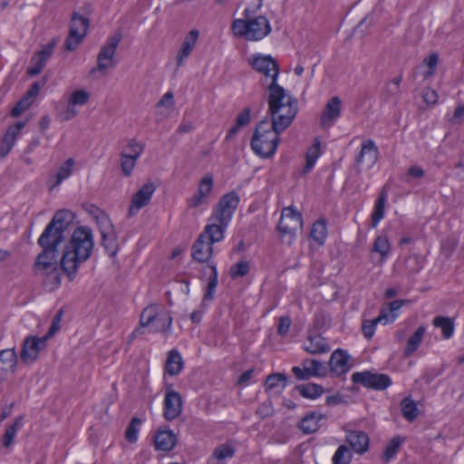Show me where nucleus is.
<instances>
[{
	"label": "nucleus",
	"mask_w": 464,
	"mask_h": 464,
	"mask_svg": "<svg viewBox=\"0 0 464 464\" xmlns=\"http://www.w3.org/2000/svg\"><path fill=\"white\" fill-rule=\"evenodd\" d=\"M291 372L298 381H305L311 377L324 376L327 367L318 360L307 358L302 362V367L294 366Z\"/></svg>",
	"instance_id": "4468645a"
},
{
	"label": "nucleus",
	"mask_w": 464,
	"mask_h": 464,
	"mask_svg": "<svg viewBox=\"0 0 464 464\" xmlns=\"http://www.w3.org/2000/svg\"><path fill=\"white\" fill-rule=\"evenodd\" d=\"M327 236V227L326 222L324 219H318L313 224L310 237L318 243V245L322 246L324 243V240Z\"/></svg>",
	"instance_id": "58836bf2"
},
{
	"label": "nucleus",
	"mask_w": 464,
	"mask_h": 464,
	"mask_svg": "<svg viewBox=\"0 0 464 464\" xmlns=\"http://www.w3.org/2000/svg\"><path fill=\"white\" fill-rule=\"evenodd\" d=\"M302 227L303 218L301 213L290 207L282 210L281 218L276 227L282 241L291 245L295 237L296 230L302 228Z\"/></svg>",
	"instance_id": "0eeeda50"
},
{
	"label": "nucleus",
	"mask_w": 464,
	"mask_h": 464,
	"mask_svg": "<svg viewBox=\"0 0 464 464\" xmlns=\"http://www.w3.org/2000/svg\"><path fill=\"white\" fill-rule=\"evenodd\" d=\"M89 100V93L84 90L74 91L69 100L72 105H84Z\"/></svg>",
	"instance_id": "680f3d73"
},
{
	"label": "nucleus",
	"mask_w": 464,
	"mask_h": 464,
	"mask_svg": "<svg viewBox=\"0 0 464 464\" xmlns=\"http://www.w3.org/2000/svg\"><path fill=\"white\" fill-rule=\"evenodd\" d=\"M243 14V19H235L231 25L236 36L247 41H259L270 34L271 26L266 16L252 17L249 9H246Z\"/></svg>",
	"instance_id": "39448f33"
},
{
	"label": "nucleus",
	"mask_w": 464,
	"mask_h": 464,
	"mask_svg": "<svg viewBox=\"0 0 464 464\" xmlns=\"http://www.w3.org/2000/svg\"><path fill=\"white\" fill-rule=\"evenodd\" d=\"M303 347L311 354L325 353L330 351L328 342L320 334H309Z\"/></svg>",
	"instance_id": "393cba45"
},
{
	"label": "nucleus",
	"mask_w": 464,
	"mask_h": 464,
	"mask_svg": "<svg viewBox=\"0 0 464 464\" xmlns=\"http://www.w3.org/2000/svg\"><path fill=\"white\" fill-rule=\"evenodd\" d=\"M102 245L110 256H114L118 250L115 231L102 234Z\"/></svg>",
	"instance_id": "49530a36"
},
{
	"label": "nucleus",
	"mask_w": 464,
	"mask_h": 464,
	"mask_svg": "<svg viewBox=\"0 0 464 464\" xmlns=\"http://www.w3.org/2000/svg\"><path fill=\"white\" fill-rule=\"evenodd\" d=\"M163 415L167 420L177 419L182 411V398L176 391H167L163 402Z\"/></svg>",
	"instance_id": "f3484780"
},
{
	"label": "nucleus",
	"mask_w": 464,
	"mask_h": 464,
	"mask_svg": "<svg viewBox=\"0 0 464 464\" xmlns=\"http://www.w3.org/2000/svg\"><path fill=\"white\" fill-rule=\"evenodd\" d=\"M391 250V246L388 240V237L384 235L378 236L372 246V252H377L382 256V259L384 260L387 258Z\"/></svg>",
	"instance_id": "a18cd8bd"
},
{
	"label": "nucleus",
	"mask_w": 464,
	"mask_h": 464,
	"mask_svg": "<svg viewBox=\"0 0 464 464\" xmlns=\"http://www.w3.org/2000/svg\"><path fill=\"white\" fill-rule=\"evenodd\" d=\"M16 137V134L7 129L0 146V156L2 158H5L11 151L15 143Z\"/></svg>",
	"instance_id": "603ef678"
},
{
	"label": "nucleus",
	"mask_w": 464,
	"mask_h": 464,
	"mask_svg": "<svg viewBox=\"0 0 464 464\" xmlns=\"http://www.w3.org/2000/svg\"><path fill=\"white\" fill-rule=\"evenodd\" d=\"M426 328L422 325L419 326L414 334L409 338L406 347L404 349V355L411 356L420 346Z\"/></svg>",
	"instance_id": "f704fd0d"
},
{
	"label": "nucleus",
	"mask_w": 464,
	"mask_h": 464,
	"mask_svg": "<svg viewBox=\"0 0 464 464\" xmlns=\"http://www.w3.org/2000/svg\"><path fill=\"white\" fill-rule=\"evenodd\" d=\"M287 118L281 117L277 122L270 123L266 117L255 128L250 146L256 155L262 159L272 158L280 141V133L285 130Z\"/></svg>",
	"instance_id": "f03ea898"
},
{
	"label": "nucleus",
	"mask_w": 464,
	"mask_h": 464,
	"mask_svg": "<svg viewBox=\"0 0 464 464\" xmlns=\"http://www.w3.org/2000/svg\"><path fill=\"white\" fill-rule=\"evenodd\" d=\"M0 362L4 366H7L11 369V373H14L18 363L15 349L12 348L2 350L0 352Z\"/></svg>",
	"instance_id": "79ce46f5"
},
{
	"label": "nucleus",
	"mask_w": 464,
	"mask_h": 464,
	"mask_svg": "<svg viewBox=\"0 0 464 464\" xmlns=\"http://www.w3.org/2000/svg\"><path fill=\"white\" fill-rule=\"evenodd\" d=\"M268 97V113L271 116L270 123L277 122L281 117L286 119L285 130L291 125L295 118L298 106L297 100L279 84L267 86Z\"/></svg>",
	"instance_id": "7ed1b4c3"
},
{
	"label": "nucleus",
	"mask_w": 464,
	"mask_h": 464,
	"mask_svg": "<svg viewBox=\"0 0 464 464\" xmlns=\"http://www.w3.org/2000/svg\"><path fill=\"white\" fill-rule=\"evenodd\" d=\"M156 187L152 182H147L132 196L131 203L129 208L128 216L133 217L144 207H146L152 198Z\"/></svg>",
	"instance_id": "2eb2a0df"
},
{
	"label": "nucleus",
	"mask_w": 464,
	"mask_h": 464,
	"mask_svg": "<svg viewBox=\"0 0 464 464\" xmlns=\"http://www.w3.org/2000/svg\"><path fill=\"white\" fill-rule=\"evenodd\" d=\"M74 219L72 211L62 209L57 211L52 220L47 224L37 240L41 248H49L58 251V247L64 241V232L69 228Z\"/></svg>",
	"instance_id": "20e7f679"
},
{
	"label": "nucleus",
	"mask_w": 464,
	"mask_h": 464,
	"mask_svg": "<svg viewBox=\"0 0 464 464\" xmlns=\"http://www.w3.org/2000/svg\"><path fill=\"white\" fill-rule=\"evenodd\" d=\"M93 248L92 230L86 226L75 228L61 259V268L71 281L75 277L80 264L91 257Z\"/></svg>",
	"instance_id": "f257e3e1"
},
{
	"label": "nucleus",
	"mask_w": 464,
	"mask_h": 464,
	"mask_svg": "<svg viewBox=\"0 0 464 464\" xmlns=\"http://www.w3.org/2000/svg\"><path fill=\"white\" fill-rule=\"evenodd\" d=\"M250 265L246 259H242L239 262L231 266L229 269V276L232 279L243 277L249 273Z\"/></svg>",
	"instance_id": "3c124183"
},
{
	"label": "nucleus",
	"mask_w": 464,
	"mask_h": 464,
	"mask_svg": "<svg viewBox=\"0 0 464 464\" xmlns=\"http://www.w3.org/2000/svg\"><path fill=\"white\" fill-rule=\"evenodd\" d=\"M158 313L157 306L150 305L146 307L140 314V325L141 328L150 327L155 323L156 315Z\"/></svg>",
	"instance_id": "8fccbe9b"
},
{
	"label": "nucleus",
	"mask_w": 464,
	"mask_h": 464,
	"mask_svg": "<svg viewBox=\"0 0 464 464\" xmlns=\"http://www.w3.org/2000/svg\"><path fill=\"white\" fill-rule=\"evenodd\" d=\"M387 192L385 188H383L375 200L373 210L371 216V223L372 227H376L380 221L384 218L385 204L387 202Z\"/></svg>",
	"instance_id": "c756f323"
},
{
	"label": "nucleus",
	"mask_w": 464,
	"mask_h": 464,
	"mask_svg": "<svg viewBox=\"0 0 464 464\" xmlns=\"http://www.w3.org/2000/svg\"><path fill=\"white\" fill-rule=\"evenodd\" d=\"M208 267L211 269V274L208 277V285L203 295L202 304L208 301H212L214 298V293L218 285V273L216 264H209Z\"/></svg>",
	"instance_id": "72a5a7b5"
},
{
	"label": "nucleus",
	"mask_w": 464,
	"mask_h": 464,
	"mask_svg": "<svg viewBox=\"0 0 464 464\" xmlns=\"http://www.w3.org/2000/svg\"><path fill=\"white\" fill-rule=\"evenodd\" d=\"M24 416H18L15 418L14 423L6 428L3 435V446L9 448L16 436L17 431L23 427Z\"/></svg>",
	"instance_id": "c9c22d12"
},
{
	"label": "nucleus",
	"mask_w": 464,
	"mask_h": 464,
	"mask_svg": "<svg viewBox=\"0 0 464 464\" xmlns=\"http://www.w3.org/2000/svg\"><path fill=\"white\" fill-rule=\"evenodd\" d=\"M172 316L170 313L165 309L158 311L155 323L150 326V332L153 333H169L172 325Z\"/></svg>",
	"instance_id": "c85d7f7f"
},
{
	"label": "nucleus",
	"mask_w": 464,
	"mask_h": 464,
	"mask_svg": "<svg viewBox=\"0 0 464 464\" xmlns=\"http://www.w3.org/2000/svg\"><path fill=\"white\" fill-rule=\"evenodd\" d=\"M57 39L53 38L49 43L43 45L41 50L38 51L34 55L37 57V59L44 62L45 64L47 63L48 60L53 55L54 47L57 44Z\"/></svg>",
	"instance_id": "5fc2aeb1"
},
{
	"label": "nucleus",
	"mask_w": 464,
	"mask_h": 464,
	"mask_svg": "<svg viewBox=\"0 0 464 464\" xmlns=\"http://www.w3.org/2000/svg\"><path fill=\"white\" fill-rule=\"evenodd\" d=\"M349 359L350 356L345 350L336 349L329 360L331 372L335 376L345 374L351 368Z\"/></svg>",
	"instance_id": "6ab92c4d"
},
{
	"label": "nucleus",
	"mask_w": 464,
	"mask_h": 464,
	"mask_svg": "<svg viewBox=\"0 0 464 464\" xmlns=\"http://www.w3.org/2000/svg\"><path fill=\"white\" fill-rule=\"evenodd\" d=\"M122 39L121 30H118L112 36L108 37L107 42L103 44L97 56V69L104 72L109 67L114 65V56L117 47Z\"/></svg>",
	"instance_id": "9b49d317"
},
{
	"label": "nucleus",
	"mask_w": 464,
	"mask_h": 464,
	"mask_svg": "<svg viewBox=\"0 0 464 464\" xmlns=\"http://www.w3.org/2000/svg\"><path fill=\"white\" fill-rule=\"evenodd\" d=\"M401 81L402 75L400 74L387 82L384 90L382 92V97L385 102H397L400 94V84Z\"/></svg>",
	"instance_id": "2f4dec72"
},
{
	"label": "nucleus",
	"mask_w": 464,
	"mask_h": 464,
	"mask_svg": "<svg viewBox=\"0 0 464 464\" xmlns=\"http://www.w3.org/2000/svg\"><path fill=\"white\" fill-rule=\"evenodd\" d=\"M43 275L46 276L44 284L49 290L53 291L61 285V272L58 265L55 266L53 269H49L47 273H44Z\"/></svg>",
	"instance_id": "09e8293b"
},
{
	"label": "nucleus",
	"mask_w": 464,
	"mask_h": 464,
	"mask_svg": "<svg viewBox=\"0 0 464 464\" xmlns=\"http://www.w3.org/2000/svg\"><path fill=\"white\" fill-rule=\"evenodd\" d=\"M154 442L158 450L169 451L175 447L177 438L172 430H159Z\"/></svg>",
	"instance_id": "cd10ccee"
},
{
	"label": "nucleus",
	"mask_w": 464,
	"mask_h": 464,
	"mask_svg": "<svg viewBox=\"0 0 464 464\" xmlns=\"http://www.w3.org/2000/svg\"><path fill=\"white\" fill-rule=\"evenodd\" d=\"M353 383H360L368 389L383 391L392 384V379L385 373H372L369 371L356 372L351 377Z\"/></svg>",
	"instance_id": "9d476101"
},
{
	"label": "nucleus",
	"mask_w": 464,
	"mask_h": 464,
	"mask_svg": "<svg viewBox=\"0 0 464 464\" xmlns=\"http://www.w3.org/2000/svg\"><path fill=\"white\" fill-rule=\"evenodd\" d=\"M326 417L320 411H311L304 415L298 423V428L305 434H311L317 431Z\"/></svg>",
	"instance_id": "5701e85b"
},
{
	"label": "nucleus",
	"mask_w": 464,
	"mask_h": 464,
	"mask_svg": "<svg viewBox=\"0 0 464 464\" xmlns=\"http://www.w3.org/2000/svg\"><path fill=\"white\" fill-rule=\"evenodd\" d=\"M62 317H63V311L59 310L56 313V314L53 316L48 332L46 333L45 335H44V337H46L47 340H49L50 338L54 336L55 334L60 330Z\"/></svg>",
	"instance_id": "e2e57ef3"
},
{
	"label": "nucleus",
	"mask_w": 464,
	"mask_h": 464,
	"mask_svg": "<svg viewBox=\"0 0 464 464\" xmlns=\"http://www.w3.org/2000/svg\"><path fill=\"white\" fill-rule=\"evenodd\" d=\"M120 156L121 169L125 177H130L139 159L127 154V151H121Z\"/></svg>",
	"instance_id": "de8ad7c7"
},
{
	"label": "nucleus",
	"mask_w": 464,
	"mask_h": 464,
	"mask_svg": "<svg viewBox=\"0 0 464 464\" xmlns=\"http://www.w3.org/2000/svg\"><path fill=\"white\" fill-rule=\"evenodd\" d=\"M198 35L199 32L196 29L191 30L186 35L177 55V65L179 67L183 64L184 60H186L191 53L198 39Z\"/></svg>",
	"instance_id": "a878e982"
},
{
	"label": "nucleus",
	"mask_w": 464,
	"mask_h": 464,
	"mask_svg": "<svg viewBox=\"0 0 464 464\" xmlns=\"http://www.w3.org/2000/svg\"><path fill=\"white\" fill-rule=\"evenodd\" d=\"M404 439L401 436H395L389 441L382 453V460L385 463L395 457Z\"/></svg>",
	"instance_id": "ea45409f"
},
{
	"label": "nucleus",
	"mask_w": 464,
	"mask_h": 464,
	"mask_svg": "<svg viewBox=\"0 0 464 464\" xmlns=\"http://www.w3.org/2000/svg\"><path fill=\"white\" fill-rule=\"evenodd\" d=\"M379 154V149L375 142L371 139L366 140L361 145V150L356 157L355 163L357 166L366 165L370 169L378 161Z\"/></svg>",
	"instance_id": "dca6fc26"
},
{
	"label": "nucleus",
	"mask_w": 464,
	"mask_h": 464,
	"mask_svg": "<svg viewBox=\"0 0 464 464\" xmlns=\"http://www.w3.org/2000/svg\"><path fill=\"white\" fill-rule=\"evenodd\" d=\"M251 121V110L249 107H246L237 116L235 122L241 127H245L250 123Z\"/></svg>",
	"instance_id": "774afa93"
},
{
	"label": "nucleus",
	"mask_w": 464,
	"mask_h": 464,
	"mask_svg": "<svg viewBox=\"0 0 464 464\" xmlns=\"http://www.w3.org/2000/svg\"><path fill=\"white\" fill-rule=\"evenodd\" d=\"M342 101L338 96L332 97L326 103L320 123L324 128L330 127L341 115Z\"/></svg>",
	"instance_id": "aec40b11"
},
{
	"label": "nucleus",
	"mask_w": 464,
	"mask_h": 464,
	"mask_svg": "<svg viewBox=\"0 0 464 464\" xmlns=\"http://www.w3.org/2000/svg\"><path fill=\"white\" fill-rule=\"evenodd\" d=\"M90 25V19L77 12H73L70 21L69 35L65 39L64 47L67 51H74L82 42Z\"/></svg>",
	"instance_id": "6e6552de"
},
{
	"label": "nucleus",
	"mask_w": 464,
	"mask_h": 464,
	"mask_svg": "<svg viewBox=\"0 0 464 464\" xmlns=\"http://www.w3.org/2000/svg\"><path fill=\"white\" fill-rule=\"evenodd\" d=\"M235 453H236L235 449L232 446L225 443V444L219 445L218 447H217L214 450L213 458H215L218 460H223L227 458L234 457Z\"/></svg>",
	"instance_id": "6e6d98bb"
},
{
	"label": "nucleus",
	"mask_w": 464,
	"mask_h": 464,
	"mask_svg": "<svg viewBox=\"0 0 464 464\" xmlns=\"http://www.w3.org/2000/svg\"><path fill=\"white\" fill-rule=\"evenodd\" d=\"M435 327L440 328L443 337L449 339L452 336L454 332V324L449 317L437 316L433 320Z\"/></svg>",
	"instance_id": "c03bdc74"
},
{
	"label": "nucleus",
	"mask_w": 464,
	"mask_h": 464,
	"mask_svg": "<svg viewBox=\"0 0 464 464\" xmlns=\"http://www.w3.org/2000/svg\"><path fill=\"white\" fill-rule=\"evenodd\" d=\"M47 341L44 336L29 335L25 337L20 352L21 360L25 363L34 362L38 358L39 353L45 349Z\"/></svg>",
	"instance_id": "ddd939ff"
},
{
	"label": "nucleus",
	"mask_w": 464,
	"mask_h": 464,
	"mask_svg": "<svg viewBox=\"0 0 464 464\" xmlns=\"http://www.w3.org/2000/svg\"><path fill=\"white\" fill-rule=\"evenodd\" d=\"M95 220L98 225L101 235L107 232L114 231V227L109 216L98 208H95Z\"/></svg>",
	"instance_id": "37998d69"
},
{
	"label": "nucleus",
	"mask_w": 464,
	"mask_h": 464,
	"mask_svg": "<svg viewBox=\"0 0 464 464\" xmlns=\"http://www.w3.org/2000/svg\"><path fill=\"white\" fill-rule=\"evenodd\" d=\"M300 395L307 399H316L324 393V389L321 385L315 383L300 384L295 387Z\"/></svg>",
	"instance_id": "e433bc0d"
},
{
	"label": "nucleus",
	"mask_w": 464,
	"mask_h": 464,
	"mask_svg": "<svg viewBox=\"0 0 464 464\" xmlns=\"http://www.w3.org/2000/svg\"><path fill=\"white\" fill-rule=\"evenodd\" d=\"M141 423L140 420L137 417H134L131 419L130 422L129 423L126 432H125V438L129 442H135L138 440V433L139 429L138 426H140Z\"/></svg>",
	"instance_id": "4d7b16f0"
},
{
	"label": "nucleus",
	"mask_w": 464,
	"mask_h": 464,
	"mask_svg": "<svg viewBox=\"0 0 464 464\" xmlns=\"http://www.w3.org/2000/svg\"><path fill=\"white\" fill-rule=\"evenodd\" d=\"M402 416L408 421H413L419 416V410L416 403L410 397L404 398L401 402Z\"/></svg>",
	"instance_id": "4c0bfd02"
},
{
	"label": "nucleus",
	"mask_w": 464,
	"mask_h": 464,
	"mask_svg": "<svg viewBox=\"0 0 464 464\" xmlns=\"http://www.w3.org/2000/svg\"><path fill=\"white\" fill-rule=\"evenodd\" d=\"M404 301L394 300L388 304L381 307L379 315L373 320H364L362 324V332L367 340H371L375 333L378 324H387L394 322L398 317V311L402 306Z\"/></svg>",
	"instance_id": "423d86ee"
},
{
	"label": "nucleus",
	"mask_w": 464,
	"mask_h": 464,
	"mask_svg": "<svg viewBox=\"0 0 464 464\" xmlns=\"http://www.w3.org/2000/svg\"><path fill=\"white\" fill-rule=\"evenodd\" d=\"M213 254V245L208 240L202 238L200 234L194 242L191 248V256L193 259L198 263L208 262Z\"/></svg>",
	"instance_id": "412c9836"
},
{
	"label": "nucleus",
	"mask_w": 464,
	"mask_h": 464,
	"mask_svg": "<svg viewBox=\"0 0 464 464\" xmlns=\"http://www.w3.org/2000/svg\"><path fill=\"white\" fill-rule=\"evenodd\" d=\"M57 256L58 251L42 248V251L37 255L34 264L33 266V271L35 275L47 273L49 269H53L57 266Z\"/></svg>",
	"instance_id": "a211bd4d"
},
{
	"label": "nucleus",
	"mask_w": 464,
	"mask_h": 464,
	"mask_svg": "<svg viewBox=\"0 0 464 464\" xmlns=\"http://www.w3.org/2000/svg\"><path fill=\"white\" fill-rule=\"evenodd\" d=\"M251 66L258 72L263 73L266 77L270 78L271 82L268 86L277 83L279 75V67L275 59L270 55L256 54L249 61Z\"/></svg>",
	"instance_id": "f8f14e48"
},
{
	"label": "nucleus",
	"mask_w": 464,
	"mask_h": 464,
	"mask_svg": "<svg viewBox=\"0 0 464 464\" xmlns=\"http://www.w3.org/2000/svg\"><path fill=\"white\" fill-rule=\"evenodd\" d=\"M31 103H32V102L24 95V97L11 110L12 117L20 116L25 110L28 109V107L31 105Z\"/></svg>",
	"instance_id": "69168bd1"
},
{
	"label": "nucleus",
	"mask_w": 464,
	"mask_h": 464,
	"mask_svg": "<svg viewBox=\"0 0 464 464\" xmlns=\"http://www.w3.org/2000/svg\"><path fill=\"white\" fill-rule=\"evenodd\" d=\"M240 198L236 191H230L223 195L213 209L208 221H223L229 224L239 204Z\"/></svg>",
	"instance_id": "1a4fd4ad"
},
{
	"label": "nucleus",
	"mask_w": 464,
	"mask_h": 464,
	"mask_svg": "<svg viewBox=\"0 0 464 464\" xmlns=\"http://www.w3.org/2000/svg\"><path fill=\"white\" fill-rule=\"evenodd\" d=\"M438 63L439 55L437 53H430L423 60V63H425L429 68L428 71L425 72V78H429L434 75Z\"/></svg>",
	"instance_id": "052dcab7"
},
{
	"label": "nucleus",
	"mask_w": 464,
	"mask_h": 464,
	"mask_svg": "<svg viewBox=\"0 0 464 464\" xmlns=\"http://www.w3.org/2000/svg\"><path fill=\"white\" fill-rule=\"evenodd\" d=\"M208 203V198L196 193L193 197L187 199V207L188 208H197L201 205Z\"/></svg>",
	"instance_id": "338daca9"
},
{
	"label": "nucleus",
	"mask_w": 464,
	"mask_h": 464,
	"mask_svg": "<svg viewBox=\"0 0 464 464\" xmlns=\"http://www.w3.org/2000/svg\"><path fill=\"white\" fill-rule=\"evenodd\" d=\"M144 148L145 146L143 143L139 142L136 139H131L129 140L127 146L122 151H127V154L139 159L142 154Z\"/></svg>",
	"instance_id": "13d9d810"
},
{
	"label": "nucleus",
	"mask_w": 464,
	"mask_h": 464,
	"mask_svg": "<svg viewBox=\"0 0 464 464\" xmlns=\"http://www.w3.org/2000/svg\"><path fill=\"white\" fill-rule=\"evenodd\" d=\"M183 368V360L179 352L176 349L170 350L166 361L165 371L170 376L178 375Z\"/></svg>",
	"instance_id": "7c9ffc66"
},
{
	"label": "nucleus",
	"mask_w": 464,
	"mask_h": 464,
	"mask_svg": "<svg viewBox=\"0 0 464 464\" xmlns=\"http://www.w3.org/2000/svg\"><path fill=\"white\" fill-rule=\"evenodd\" d=\"M321 142L318 138H314L313 145L308 149L305 156V165L303 169V174L309 173L314 167L317 159L320 157Z\"/></svg>",
	"instance_id": "473e14b6"
},
{
	"label": "nucleus",
	"mask_w": 464,
	"mask_h": 464,
	"mask_svg": "<svg viewBox=\"0 0 464 464\" xmlns=\"http://www.w3.org/2000/svg\"><path fill=\"white\" fill-rule=\"evenodd\" d=\"M74 165L73 159H68L58 169L57 173L54 176V183L52 185L50 189H53L54 187L59 186L64 179H68L72 171V167Z\"/></svg>",
	"instance_id": "a19ab883"
},
{
	"label": "nucleus",
	"mask_w": 464,
	"mask_h": 464,
	"mask_svg": "<svg viewBox=\"0 0 464 464\" xmlns=\"http://www.w3.org/2000/svg\"><path fill=\"white\" fill-rule=\"evenodd\" d=\"M333 464H349L352 460L350 449L346 445H341L333 456Z\"/></svg>",
	"instance_id": "864d4df0"
},
{
	"label": "nucleus",
	"mask_w": 464,
	"mask_h": 464,
	"mask_svg": "<svg viewBox=\"0 0 464 464\" xmlns=\"http://www.w3.org/2000/svg\"><path fill=\"white\" fill-rule=\"evenodd\" d=\"M209 223L205 227L201 233L202 238L208 240L211 245L219 242L224 238V233L228 224H224L223 221H208Z\"/></svg>",
	"instance_id": "b1692460"
},
{
	"label": "nucleus",
	"mask_w": 464,
	"mask_h": 464,
	"mask_svg": "<svg viewBox=\"0 0 464 464\" xmlns=\"http://www.w3.org/2000/svg\"><path fill=\"white\" fill-rule=\"evenodd\" d=\"M213 177L206 175L199 182L197 193L208 198L213 188Z\"/></svg>",
	"instance_id": "bf43d9fd"
},
{
	"label": "nucleus",
	"mask_w": 464,
	"mask_h": 464,
	"mask_svg": "<svg viewBox=\"0 0 464 464\" xmlns=\"http://www.w3.org/2000/svg\"><path fill=\"white\" fill-rule=\"evenodd\" d=\"M46 82L47 76H44L40 81L34 82L24 96L33 102V99L38 95L40 90L45 85Z\"/></svg>",
	"instance_id": "0e129e2a"
},
{
	"label": "nucleus",
	"mask_w": 464,
	"mask_h": 464,
	"mask_svg": "<svg viewBox=\"0 0 464 464\" xmlns=\"http://www.w3.org/2000/svg\"><path fill=\"white\" fill-rule=\"evenodd\" d=\"M346 441L349 443L354 452L358 454H363L369 449V436L362 430L348 431L346 434Z\"/></svg>",
	"instance_id": "4be33fe9"
},
{
	"label": "nucleus",
	"mask_w": 464,
	"mask_h": 464,
	"mask_svg": "<svg viewBox=\"0 0 464 464\" xmlns=\"http://www.w3.org/2000/svg\"><path fill=\"white\" fill-rule=\"evenodd\" d=\"M287 383V378L285 373L276 372L269 374L265 382L266 392H274L278 395L283 392Z\"/></svg>",
	"instance_id": "bb28decb"
}]
</instances>
